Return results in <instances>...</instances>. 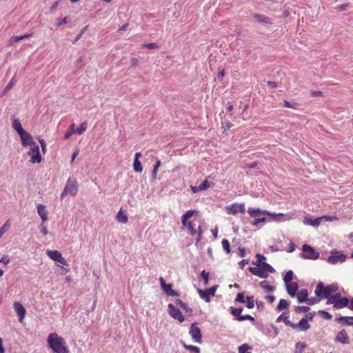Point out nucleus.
I'll return each instance as SVG.
<instances>
[{
    "mask_svg": "<svg viewBox=\"0 0 353 353\" xmlns=\"http://www.w3.org/2000/svg\"><path fill=\"white\" fill-rule=\"evenodd\" d=\"M314 316V313H310L308 314H306L304 317H303V319H306L307 321L309 322L310 321L312 320Z\"/></svg>",
    "mask_w": 353,
    "mask_h": 353,
    "instance_id": "61",
    "label": "nucleus"
},
{
    "mask_svg": "<svg viewBox=\"0 0 353 353\" xmlns=\"http://www.w3.org/2000/svg\"><path fill=\"white\" fill-rule=\"evenodd\" d=\"M305 346V345L303 343H298L296 344L295 353H302Z\"/></svg>",
    "mask_w": 353,
    "mask_h": 353,
    "instance_id": "54",
    "label": "nucleus"
},
{
    "mask_svg": "<svg viewBox=\"0 0 353 353\" xmlns=\"http://www.w3.org/2000/svg\"><path fill=\"white\" fill-rule=\"evenodd\" d=\"M249 271L253 274L263 279H266L269 273L274 272V269L268 263H262L256 267H250Z\"/></svg>",
    "mask_w": 353,
    "mask_h": 353,
    "instance_id": "4",
    "label": "nucleus"
},
{
    "mask_svg": "<svg viewBox=\"0 0 353 353\" xmlns=\"http://www.w3.org/2000/svg\"><path fill=\"white\" fill-rule=\"evenodd\" d=\"M168 311L169 314L176 320H178L180 323L185 321V319L181 312L172 303H170L168 305Z\"/></svg>",
    "mask_w": 353,
    "mask_h": 353,
    "instance_id": "13",
    "label": "nucleus"
},
{
    "mask_svg": "<svg viewBox=\"0 0 353 353\" xmlns=\"http://www.w3.org/2000/svg\"><path fill=\"white\" fill-rule=\"evenodd\" d=\"M235 301L239 303H245L244 294L243 293H238Z\"/></svg>",
    "mask_w": 353,
    "mask_h": 353,
    "instance_id": "53",
    "label": "nucleus"
},
{
    "mask_svg": "<svg viewBox=\"0 0 353 353\" xmlns=\"http://www.w3.org/2000/svg\"><path fill=\"white\" fill-rule=\"evenodd\" d=\"M22 40V37L21 36H14L10 39L8 41L9 46H13L14 43Z\"/></svg>",
    "mask_w": 353,
    "mask_h": 353,
    "instance_id": "47",
    "label": "nucleus"
},
{
    "mask_svg": "<svg viewBox=\"0 0 353 353\" xmlns=\"http://www.w3.org/2000/svg\"><path fill=\"white\" fill-rule=\"evenodd\" d=\"M290 303L285 299H280L279 303L276 307V310L280 312L283 310H287L289 308Z\"/></svg>",
    "mask_w": 353,
    "mask_h": 353,
    "instance_id": "30",
    "label": "nucleus"
},
{
    "mask_svg": "<svg viewBox=\"0 0 353 353\" xmlns=\"http://www.w3.org/2000/svg\"><path fill=\"white\" fill-rule=\"evenodd\" d=\"M12 128L17 131L19 135L25 130L23 129L20 121L17 119H14L12 122Z\"/></svg>",
    "mask_w": 353,
    "mask_h": 353,
    "instance_id": "29",
    "label": "nucleus"
},
{
    "mask_svg": "<svg viewBox=\"0 0 353 353\" xmlns=\"http://www.w3.org/2000/svg\"><path fill=\"white\" fill-rule=\"evenodd\" d=\"M133 168H134V170L136 172H141L142 170H143V167H142V165H141V163L139 160L138 159H134V163H133Z\"/></svg>",
    "mask_w": 353,
    "mask_h": 353,
    "instance_id": "36",
    "label": "nucleus"
},
{
    "mask_svg": "<svg viewBox=\"0 0 353 353\" xmlns=\"http://www.w3.org/2000/svg\"><path fill=\"white\" fill-rule=\"evenodd\" d=\"M245 251L244 248H239L237 254L241 257H243L245 256Z\"/></svg>",
    "mask_w": 353,
    "mask_h": 353,
    "instance_id": "63",
    "label": "nucleus"
},
{
    "mask_svg": "<svg viewBox=\"0 0 353 353\" xmlns=\"http://www.w3.org/2000/svg\"><path fill=\"white\" fill-rule=\"evenodd\" d=\"M175 304L180 306L184 311L186 312H191L192 309L190 308L185 303H183L181 299H176L175 301Z\"/></svg>",
    "mask_w": 353,
    "mask_h": 353,
    "instance_id": "35",
    "label": "nucleus"
},
{
    "mask_svg": "<svg viewBox=\"0 0 353 353\" xmlns=\"http://www.w3.org/2000/svg\"><path fill=\"white\" fill-rule=\"evenodd\" d=\"M28 155L30 157V161L32 163H39L41 161L42 157L40 154L39 147L37 144H33L30 147Z\"/></svg>",
    "mask_w": 353,
    "mask_h": 353,
    "instance_id": "7",
    "label": "nucleus"
},
{
    "mask_svg": "<svg viewBox=\"0 0 353 353\" xmlns=\"http://www.w3.org/2000/svg\"><path fill=\"white\" fill-rule=\"evenodd\" d=\"M37 212L43 222H46L48 220V212L44 205L41 203L37 205Z\"/></svg>",
    "mask_w": 353,
    "mask_h": 353,
    "instance_id": "24",
    "label": "nucleus"
},
{
    "mask_svg": "<svg viewBox=\"0 0 353 353\" xmlns=\"http://www.w3.org/2000/svg\"><path fill=\"white\" fill-rule=\"evenodd\" d=\"M285 287L288 294L291 297H294L296 293L298 292V283L296 282L289 283L288 284H285Z\"/></svg>",
    "mask_w": 353,
    "mask_h": 353,
    "instance_id": "22",
    "label": "nucleus"
},
{
    "mask_svg": "<svg viewBox=\"0 0 353 353\" xmlns=\"http://www.w3.org/2000/svg\"><path fill=\"white\" fill-rule=\"evenodd\" d=\"M47 344L52 353H70L65 340L56 332L48 334Z\"/></svg>",
    "mask_w": 353,
    "mask_h": 353,
    "instance_id": "2",
    "label": "nucleus"
},
{
    "mask_svg": "<svg viewBox=\"0 0 353 353\" xmlns=\"http://www.w3.org/2000/svg\"><path fill=\"white\" fill-rule=\"evenodd\" d=\"M290 327L293 329H299L301 331H307L310 329V325L309 323L307 321L306 319H301L300 321L295 324L293 323H289Z\"/></svg>",
    "mask_w": 353,
    "mask_h": 353,
    "instance_id": "20",
    "label": "nucleus"
},
{
    "mask_svg": "<svg viewBox=\"0 0 353 353\" xmlns=\"http://www.w3.org/2000/svg\"><path fill=\"white\" fill-rule=\"evenodd\" d=\"M253 18L256 21L260 23L268 24L271 23V19L265 16L259 14H253Z\"/></svg>",
    "mask_w": 353,
    "mask_h": 353,
    "instance_id": "27",
    "label": "nucleus"
},
{
    "mask_svg": "<svg viewBox=\"0 0 353 353\" xmlns=\"http://www.w3.org/2000/svg\"><path fill=\"white\" fill-rule=\"evenodd\" d=\"M252 347L247 343H244L238 347L239 353H252L250 350Z\"/></svg>",
    "mask_w": 353,
    "mask_h": 353,
    "instance_id": "33",
    "label": "nucleus"
},
{
    "mask_svg": "<svg viewBox=\"0 0 353 353\" xmlns=\"http://www.w3.org/2000/svg\"><path fill=\"white\" fill-rule=\"evenodd\" d=\"M293 272L292 270H289L283 275V279L285 284L289 283H292L291 281L293 279Z\"/></svg>",
    "mask_w": 353,
    "mask_h": 353,
    "instance_id": "34",
    "label": "nucleus"
},
{
    "mask_svg": "<svg viewBox=\"0 0 353 353\" xmlns=\"http://www.w3.org/2000/svg\"><path fill=\"white\" fill-rule=\"evenodd\" d=\"M40 230H41V233L43 235V236H46L48 234V230L47 229V227L46 225H45V222H43L41 223V225H40Z\"/></svg>",
    "mask_w": 353,
    "mask_h": 353,
    "instance_id": "52",
    "label": "nucleus"
},
{
    "mask_svg": "<svg viewBox=\"0 0 353 353\" xmlns=\"http://www.w3.org/2000/svg\"><path fill=\"white\" fill-rule=\"evenodd\" d=\"M338 288V285L336 283L324 286L322 282H319L315 288L314 293L320 299H323L328 298L332 293L336 292Z\"/></svg>",
    "mask_w": 353,
    "mask_h": 353,
    "instance_id": "3",
    "label": "nucleus"
},
{
    "mask_svg": "<svg viewBox=\"0 0 353 353\" xmlns=\"http://www.w3.org/2000/svg\"><path fill=\"white\" fill-rule=\"evenodd\" d=\"M350 305V301L347 298L343 297L341 298L339 296V298L336 299V303H335V308H342L345 307H348Z\"/></svg>",
    "mask_w": 353,
    "mask_h": 353,
    "instance_id": "26",
    "label": "nucleus"
},
{
    "mask_svg": "<svg viewBox=\"0 0 353 353\" xmlns=\"http://www.w3.org/2000/svg\"><path fill=\"white\" fill-rule=\"evenodd\" d=\"M248 263V260H246V259H243L241 261L239 262V267L243 269L244 268V266Z\"/></svg>",
    "mask_w": 353,
    "mask_h": 353,
    "instance_id": "62",
    "label": "nucleus"
},
{
    "mask_svg": "<svg viewBox=\"0 0 353 353\" xmlns=\"http://www.w3.org/2000/svg\"><path fill=\"white\" fill-rule=\"evenodd\" d=\"M184 347L186 350H190L194 353H200V349L197 346L192 345H184Z\"/></svg>",
    "mask_w": 353,
    "mask_h": 353,
    "instance_id": "50",
    "label": "nucleus"
},
{
    "mask_svg": "<svg viewBox=\"0 0 353 353\" xmlns=\"http://www.w3.org/2000/svg\"><path fill=\"white\" fill-rule=\"evenodd\" d=\"M245 303H246L247 307L249 309L253 308L254 306V300L253 296H248L246 297Z\"/></svg>",
    "mask_w": 353,
    "mask_h": 353,
    "instance_id": "43",
    "label": "nucleus"
},
{
    "mask_svg": "<svg viewBox=\"0 0 353 353\" xmlns=\"http://www.w3.org/2000/svg\"><path fill=\"white\" fill-rule=\"evenodd\" d=\"M143 48H146L148 49H154L157 48V45L154 43H143L142 44Z\"/></svg>",
    "mask_w": 353,
    "mask_h": 353,
    "instance_id": "55",
    "label": "nucleus"
},
{
    "mask_svg": "<svg viewBox=\"0 0 353 353\" xmlns=\"http://www.w3.org/2000/svg\"><path fill=\"white\" fill-rule=\"evenodd\" d=\"M117 220L121 223H126L128 222V216L121 209L117 214Z\"/></svg>",
    "mask_w": 353,
    "mask_h": 353,
    "instance_id": "31",
    "label": "nucleus"
},
{
    "mask_svg": "<svg viewBox=\"0 0 353 353\" xmlns=\"http://www.w3.org/2000/svg\"><path fill=\"white\" fill-rule=\"evenodd\" d=\"M303 252L302 256L304 259H317L319 256V253L316 252L315 250L311 246L304 244L302 247Z\"/></svg>",
    "mask_w": 353,
    "mask_h": 353,
    "instance_id": "10",
    "label": "nucleus"
},
{
    "mask_svg": "<svg viewBox=\"0 0 353 353\" xmlns=\"http://www.w3.org/2000/svg\"><path fill=\"white\" fill-rule=\"evenodd\" d=\"M339 321H345L348 325H353V317H341Z\"/></svg>",
    "mask_w": 353,
    "mask_h": 353,
    "instance_id": "56",
    "label": "nucleus"
},
{
    "mask_svg": "<svg viewBox=\"0 0 353 353\" xmlns=\"http://www.w3.org/2000/svg\"><path fill=\"white\" fill-rule=\"evenodd\" d=\"M10 259H9V256L8 255H3L1 259H0V263H4L5 265H7L10 263Z\"/></svg>",
    "mask_w": 353,
    "mask_h": 353,
    "instance_id": "57",
    "label": "nucleus"
},
{
    "mask_svg": "<svg viewBox=\"0 0 353 353\" xmlns=\"http://www.w3.org/2000/svg\"><path fill=\"white\" fill-rule=\"evenodd\" d=\"M13 307L16 313L17 314L19 323H22L24 320V317L26 314V310L23 305L18 301H15L13 303Z\"/></svg>",
    "mask_w": 353,
    "mask_h": 353,
    "instance_id": "17",
    "label": "nucleus"
},
{
    "mask_svg": "<svg viewBox=\"0 0 353 353\" xmlns=\"http://www.w3.org/2000/svg\"><path fill=\"white\" fill-rule=\"evenodd\" d=\"M11 227V223L10 220H7L4 224L0 228V239L2 236L7 232Z\"/></svg>",
    "mask_w": 353,
    "mask_h": 353,
    "instance_id": "32",
    "label": "nucleus"
},
{
    "mask_svg": "<svg viewBox=\"0 0 353 353\" xmlns=\"http://www.w3.org/2000/svg\"><path fill=\"white\" fill-rule=\"evenodd\" d=\"M47 256L52 260L58 262L62 265H67L66 260L62 256L60 252L57 250H49L46 251Z\"/></svg>",
    "mask_w": 353,
    "mask_h": 353,
    "instance_id": "14",
    "label": "nucleus"
},
{
    "mask_svg": "<svg viewBox=\"0 0 353 353\" xmlns=\"http://www.w3.org/2000/svg\"><path fill=\"white\" fill-rule=\"evenodd\" d=\"M248 212L250 214L251 217H256L260 216H263L265 214H267L272 217V219L274 221H279V217L283 216V214L282 213H272L269 211L266 210H262L260 208H249L248 210Z\"/></svg>",
    "mask_w": 353,
    "mask_h": 353,
    "instance_id": "5",
    "label": "nucleus"
},
{
    "mask_svg": "<svg viewBox=\"0 0 353 353\" xmlns=\"http://www.w3.org/2000/svg\"><path fill=\"white\" fill-rule=\"evenodd\" d=\"M201 277L204 281V284H207L208 283L209 279V272L205 270H203L201 274Z\"/></svg>",
    "mask_w": 353,
    "mask_h": 353,
    "instance_id": "51",
    "label": "nucleus"
},
{
    "mask_svg": "<svg viewBox=\"0 0 353 353\" xmlns=\"http://www.w3.org/2000/svg\"><path fill=\"white\" fill-rule=\"evenodd\" d=\"M283 105L286 108H290L292 109H296L298 107L297 103L294 101H288L286 100L283 101Z\"/></svg>",
    "mask_w": 353,
    "mask_h": 353,
    "instance_id": "41",
    "label": "nucleus"
},
{
    "mask_svg": "<svg viewBox=\"0 0 353 353\" xmlns=\"http://www.w3.org/2000/svg\"><path fill=\"white\" fill-rule=\"evenodd\" d=\"M75 132V125L74 124H72L70 126V129L65 133L64 139H68Z\"/></svg>",
    "mask_w": 353,
    "mask_h": 353,
    "instance_id": "39",
    "label": "nucleus"
},
{
    "mask_svg": "<svg viewBox=\"0 0 353 353\" xmlns=\"http://www.w3.org/2000/svg\"><path fill=\"white\" fill-rule=\"evenodd\" d=\"M253 218L254 219L252 222V225L254 226H257L260 223H263L265 221V218L262 216L253 217Z\"/></svg>",
    "mask_w": 353,
    "mask_h": 353,
    "instance_id": "45",
    "label": "nucleus"
},
{
    "mask_svg": "<svg viewBox=\"0 0 353 353\" xmlns=\"http://www.w3.org/2000/svg\"><path fill=\"white\" fill-rule=\"evenodd\" d=\"M335 341L342 344H349L350 338L345 330L339 332L335 337Z\"/></svg>",
    "mask_w": 353,
    "mask_h": 353,
    "instance_id": "21",
    "label": "nucleus"
},
{
    "mask_svg": "<svg viewBox=\"0 0 353 353\" xmlns=\"http://www.w3.org/2000/svg\"><path fill=\"white\" fill-rule=\"evenodd\" d=\"M256 257L257 259V261L253 263L256 266L259 265V264L266 263L265 262H264L266 258L263 255L257 254L256 255Z\"/></svg>",
    "mask_w": 353,
    "mask_h": 353,
    "instance_id": "42",
    "label": "nucleus"
},
{
    "mask_svg": "<svg viewBox=\"0 0 353 353\" xmlns=\"http://www.w3.org/2000/svg\"><path fill=\"white\" fill-rule=\"evenodd\" d=\"M225 208L228 214L235 215L237 213L244 214L245 212L244 203H232Z\"/></svg>",
    "mask_w": 353,
    "mask_h": 353,
    "instance_id": "12",
    "label": "nucleus"
},
{
    "mask_svg": "<svg viewBox=\"0 0 353 353\" xmlns=\"http://www.w3.org/2000/svg\"><path fill=\"white\" fill-rule=\"evenodd\" d=\"M160 165H161V161L158 160L153 168L152 174V176L153 179H155L157 178V174L158 169L160 167Z\"/></svg>",
    "mask_w": 353,
    "mask_h": 353,
    "instance_id": "46",
    "label": "nucleus"
},
{
    "mask_svg": "<svg viewBox=\"0 0 353 353\" xmlns=\"http://www.w3.org/2000/svg\"><path fill=\"white\" fill-rule=\"evenodd\" d=\"M289 312H283L276 319V322L283 321L286 326L290 327L289 323H292L289 319Z\"/></svg>",
    "mask_w": 353,
    "mask_h": 353,
    "instance_id": "28",
    "label": "nucleus"
},
{
    "mask_svg": "<svg viewBox=\"0 0 353 353\" xmlns=\"http://www.w3.org/2000/svg\"><path fill=\"white\" fill-rule=\"evenodd\" d=\"M159 283L163 291L170 296H178L177 292L172 289V285L170 283H166L165 279L163 277L159 278Z\"/></svg>",
    "mask_w": 353,
    "mask_h": 353,
    "instance_id": "16",
    "label": "nucleus"
},
{
    "mask_svg": "<svg viewBox=\"0 0 353 353\" xmlns=\"http://www.w3.org/2000/svg\"><path fill=\"white\" fill-rule=\"evenodd\" d=\"M295 250V245L293 242L290 241V243H289V250H288V252H294Z\"/></svg>",
    "mask_w": 353,
    "mask_h": 353,
    "instance_id": "64",
    "label": "nucleus"
},
{
    "mask_svg": "<svg viewBox=\"0 0 353 353\" xmlns=\"http://www.w3.org/2000/svg\"><path fill=\"white\" fill-rule=\"evenodd\" d=\"M320 300V298L319 299H316V298H311V299H308L307 298V301H306L305 303H307L308 305H314V304H316V303H318Z\"/></svg>",
    "mask_w": 353,
    "mask_h": 353,
    "instance_id": "58",
    "label": "nucleus"
},
{
    "mask_svg": "<svg viewBox=\"0 0 353 353\" xmlns=\"http://www.w3.org/2000/svg\"><path fill=\"white\" fill-rule=\"evenodd\" d=\"M189 334L194 342L198 343H201L202 342V335L201 330L197 325V323H194L191 325Z\"/></svg>",
    "mask_w": 353,
    "mask_h": 353,
    "instance_id": "11",
    "label": "nucleus"
},
{
    "mask_svg": "<svg viewBox=\"0 0 353 353\" xmlns=\"http://www.w3.org/2000/svg\"><path fill=\"white\" fill-rule=\"evenodd\" d=\"M197 214L198 212L196 210H188L181 217V222L183 225L187 227L188 233L192 236L194 237L195 240L196 241V243L201 239V227L194 221H190L188 220Z\"/></svg>",
    "mask_w": 353,
    "mask_h": 353,
    "instance_id": "1",
    "label": "nucleus"
},
{
    "mask_svg": "<svg viewBox=\"0 0 353 353\" xmlns=\"http://www.w3.org/2000/svg\"><path fill=\"white\" fill-rule=\"evenodd\" d=\"M339 297V294H336L334 296H329L327 301V304H332L334 307H335V303H336V299Z\"/></svg>",
    "mask_w": 353,
    "mask_h": 353,
    "instance_id": "40",
    "label": "nucleus"
},
{
    "mask_svg": "<svg viewBox=\"0 0 353 353\" xmlns=\"http://www.w3.org/2000/svg\"><path fill=\"white\" fill-rule=\"evenodd\" d=\"M319 312L321 313L324 316L325 319H332V315L330 313H328L327 312H325L323 310H320Z\"/></svg>",
    "mask_w": 353,
    "mask_h": 353,
    "instance_id": "60",
    "label": "nucleus"
},
{
    "mask_svg": "<svg viewBox=\"0 0 353 353\" xmlns=\"http://www.w3.org/2000/svg\"><path fill=\"white\" fill-rule=\"evenodd\" d=\"M210 187V183L209 181H208L207 180H205L199 185L191 186V189H192V192L197 193L199 192L205 190Z\"/></svg>",
    "mask_w": 353,
    "mask_h": 353,
    "instance_id": "23",
    "label": "nucleus"
},
{
    "mask_svg": "<svg viewBox=\"0 0 353 353\" xmlns=\"http://www.w3.org/2000/svg\"><path fill=\"white\" fill-rule=\"evenodd\" d=\"M78 191L77 182L74 179H68L65 186L64 188L63 191L61 194V199H63L65 195L70 194L72 196H75Z\"/></svg>",
    "mask_w": 353,
    "mask_h": 353,
    "instance_id": "6",
    "label": "nucleus"
},
{
    "mask_svg": "<svg viewBox=\"0 0 353 353\" xmlns=\"http://www.w3.org/2000/svg\"><path fill=\"white\" fill-rule=\"evenodd\" d=\"M295 296H296L299 303H305L308 297L307 290L306 289H302L299 291Z\"/></svg>",
    "mask_w": 353,
    "mask_h": 353,
    "instance_id": "25",
    "label": "nucleus"
},
{
    "mask_svg": "<svg viewBox=\"0 0 353 353\" xmlns=\"http://www.w3.org/2000/svg\"><path fill=\"white\" fill-rule=\"evenodd\" d=\"M222 247L228 254L230 252V243L227 239L222 240Z\"/></svg>",
    "mask_w": 353,
    "mask_h": 353,
    "instance_id": "49",
    "label": "nucleus"
},
{
    "mask_svg": "<svg viewBox=\"0 0 353 353\" xmlns=\"http://www.w3.org/2000/svg\"><path fill=\"white\" fill-rule=\"evenodd\" d=\"M230 309L231 314L234 316V319L238 321H243L245 320H250L252 322L255 321L254 318L249 314H245V315L241 314L243 311L242 307L236 308L234 307H230Z\"/></svg>",
    "mask_w": 353,
    "mask_h": 353,
    "instance_id": "8",
    "label": "nucleus"
},
{
    "mask_svg": "<svg viewBox=\"0 0 353 353\" xmlns=\"http://www.w3.org/2000/svg\"><path fill=\"white\" fill-rule=\"evenodd\" d=\"M323 219L330 220V218L329 216H321L316 219H312L309 216H305L303 220V223L307 225L318 227Z\"/></svg>",
    "mask_w": 353,
    "mask_h": 353,
    "instance_id": "19",
    "label": "nucleus"
},
{
    "mask_svg": "<svg viewBox=\"0 0 353 353\" xmlns=\"http://www.w3.org/2000/svg\"><path fill=\"white\" fill-rule=\"evenodd\" d=\"M20 139L21 140V144L23 147H30L32 146L33 144H37L34 141L32 135L28 132L27 131H24L20 135Z\"/></svg>",
    "mask_w": 353,
    "mask_h": 353,
    "instance_id": "18",
    "label": "nucleus"
},
{
    "mask_svg": "<svg viewBox=\"0 0 353 353\" xmlns=\"http://www.w3.org/2000/svg\"><path fill=\"white\" fill-rule=\"evenodd\" d=\"M310 307L308 306H296L294 308V311L296 313H301V312H307L310 310Z\"/></svg>",
    "mask_w": 353,
    "mask_h": 353,
    "instance_id": "48",
    "label": "nucleus"
},
{
    "mask_svg": "<svg viewBox=\"0 0 353 353\" xmlns=\"http://www.w3.org/2000/svg\"><path fill=\"white\" fill-rule=\"evenodd\" d=\"M259 285L264 289L266 292H272L274 290V287L266 283V281H261Z\"/></svg>",
    "mask_w": 353,
    "mask_h": 353,
    "instance_id": "38",
    "label": "nucleus"
},
{
    "mask_svg": "<svg viewBox=\"0 0 353 353\" xmlns=\"http://www.w3.org/2000/svg\"><path fill=\"white\" fill-rule=\"evenodd\" d=\"M216 288V286H214L205 290L198 288L197 292L202 299H203L206 302H210V298L214 296L215 294Z\"/></svg>",
    "mask_w": 353,
    "mask_h": 353,
    "instance_id": "15",
    "label": "nucleus"
},
{
    "mask_svg": "<svg viewBox=\"0 0 353 353\" xmlns=\"http://www.w3.org/2000/svg\"><path fill=\"white\" fill-rule=\"evenodd\" d=\"M87 127H88V123L86 121L81 123L80 126L77 129L75 130L76 133H77L78 134H82L87 130Z\"/></svg>",
    "mask_w": 353,
    "mask_h": 353,
    "instance_id": "37",
    "label": "nucleus"
},
{
    "mask_svg": "<svg viewBox=\"0 0 353 353\" xmlns=\"http://www.w3.org/2000/svg\"><path fill=\"white\" fill-rule=\"evenodd\" d=\"M16 83H17V79H16L15 77H13L12 78V79L10 80V81L8 83V84L4 88L3 93H6L8 90H10Z\"/></svg>",
    "mask_w": 353,
    "mask_h": 353,
    "instance_id": "44",
    "label": "nucleus"
},
{
    "mask_svg": "<svg viewBox=\"0 0 353 353\" xmlns=\"http://www.w3.org/2000/svg\"><path fill=\"white\" fill-rule=\"evenodd\" d=\"M265 299L270 303H272L275 301V296H273V295H267V296H265Z\"/></svg>",
    "mask_w": 353,
    "mask_h": 353,
    "instance_id": "59",
    "label": "nucleus"
},
{
    "mask_svg": "<svg viewBox=\"0 0 353 353\" xmlns=\"http://www.w3.org/2000/svg\"><path fill=\"white\" fill-rule=\"evenodd\" d=\"M346 260V256L340 253L339 251L334 250L331 251V254L327 259V262L332 265L338 263H343Z\"/></svg>",
    "mask_w": 353,
    "mask_h": 353,
    "instance_id": "9",
    "label": "nucleus"
}]
</instances>
